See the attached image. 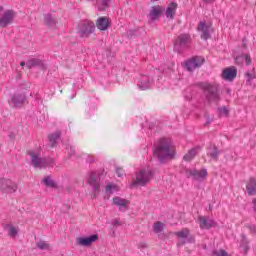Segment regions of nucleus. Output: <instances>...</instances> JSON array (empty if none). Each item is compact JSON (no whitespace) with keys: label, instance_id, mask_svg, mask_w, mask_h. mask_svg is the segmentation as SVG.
<instances>
[{"label":"nucleus","instance_id":"cd10ccee","mask_svg":"<svg viewBox=\"0 0 256 256\" xmlns=\"http://www.w3.org/2000/svg\"><path fill=\"white\" fill-rule=\"evenodd\" d=\"M41 65H43V61H41L40 59H35V58L29 60V61L26 63V67H27L28 69H33V67H39V66H41Z\"/></svg>","mask_w":256,"mask_h":256},{"label":"nucleus","instance_id":"49530a36","mask_svg":"<svg viewBox=\"0 0 256 256\" xmlns=\"http://www.w3.org/2000/svg\"><path fill=\"white\" fill-rule=\"evenodd\" d=\"M195 241L193 238H188V243H193Z\"/></svg>","mask_w":256,"mask_h":256},{"label":"nucleus","instance_id":"412c9836","mask_svg":"<svg viewBox=\"0 0 256 256\" xmlns=\"http://www.w3.org/2000/svg\"><path fill=\"white\" fill-rule=\"evenodd\" d=\"M4 231L8 233V237L15 239V237L19 235V226H15L13 224H5Z\"/></svg>","mask_w":256,"mask_h":256},{"label":"nucleus","instance_id":"79ce46f5","mask_svg":"<svg viewBox=\"0 0 256 256\" xmlns=\"http://www.w3.org/2000/svg\"><path fill=\"white\" fill-rule=\"evenodd\" d=\"M73 155H75V148L70 146V157H73Z\"/></svg>","mask_w":256,"mask_h":256},{"label":"nucleus","instance_id":"37998d69","mask_svg":"<svg viewBox=\"0 0 256 256\" xmlns=\"http://www.w3.org/2000/svg\"><path fill=\"white\" fill-rule=\"evenodd\" d=\"M95 161V158L93 156H88L87 162L88 163H93Z\"/></svg>","mask_w":256,"mask_h":256},{"label":"nucleus","instance_id":"9d476101","mask_svg":"<svg viewBox=\"0 0 256 256\" xmlns=\"http://www.w3.org/2000/svg\"><path fill=\"white\" fill-rule=\"evenodd\" d=\"M9 105L14 109H21L27 103V96L25 94L16 93L9 100Z\"/></svg>","mask_w":256,"mask_h":256},{"label":"nucleus","instance_id":"603ef678","mask_svg":"<svg viewBox=\"0 0 256 256\" xmlns=\"http://www.w3.org/2000/svg\"><path fill=\"white\" fill-rule=\"evenodd\" d=\"M227 93H231V91H230V90H228V91H227Z\"/></svg>","mask_w":256,"mask_h":256},{"label":"nucleus","instance_id":"58836bf2","mask_svg":"<svg viewBox=\"0 0 256 256\" xmlns=\"http://www.w3.org/2000/svg\"><path fill=\"white\" fill-rule=\"evenodd\" d=\"M112 225L113 227H121V221H119V219H114L112 220Z\"/></svg>","mask_w":256,"mask_h":256},{"label":"nucleus","instance_id":"f704fd0d","mask_svg":"<svg viewBox=\"0 0 256 256\" xmlns=\"http://www.w3.org/2000/svg\"><path fill=\"white\" fill-rule=\"evenodd\" d=\"M154 233H163V230L165 229V223L161 221H157L153 225Z\"/></svg>","mask_w":256,"mask_h":256},{"label":"nucleus","instance_id":"0eeeda50","mask_svg":"<svg viewBox=\"0 0 256 256\" xmlns=\"http://www.w3.org/2000/svg\"><path fill=\"white\" fill-rule=\"evenodd\" d=\"M17 13L12 9L4 10L3 6H0V27L5 28L11 25L15 21Z\"/></svg>","mask_w":256,"mask_h":256},{"label":"nucleus","instance_id":"1a4fd4ad","mask_svg":"<svg viewBox=\"0 0 256 256\" xmlns=\"http://www.w3.org/2000/svg\"><path fill=\"white\" fill-rule=\"evenodd\" d=\"M205 63V58H203L202 56H195L192 57L190 60H187L184 63V67L185 69H187V71H195V69H199V67H201V65H203Z\"/></svg>","mask_w":256,"mask_h":256},{"label":"nucleus","instance_id":"a19ab883","mask_svg":"<svg viewBox=\"0 0 256 256\" xmlns=\"http://www.w3.org/2000/svg\"><path fill=\"white\" fill-rule=\"evenodd\" d=\"M248 229L250 230L251 233H254L256 235V226L251 224L248 226Z\"/></svg>","mask_w":256,"mask_h":256},{"label":"nucleus","instance_id":"4468645a","mask_svg":"<svg viewBox=\"0 0 256 256\" xmlns=\"http://www.w3.org/2000/svg\"><path fill=\"white\" fill-rule=\"evenodd\" d=\"M0 189L4 191V193H15V191H17V184L10 179H1Z\"/></svg>","mask_w":256,"mask_h":256},{"label":"nucleus","instance_id":"a18cd8bd","mask_svg":"<svg viewBox=\"0 0 256 256\" xmlns=\"http://www.w3.org/2000/svg\"><path fill=\"white\" fill-rule=\"evenodd\" d=\"M215 0H204V3H214Z\"/></svg>","mask_w":256,"mask_h":256},{"label":"nucleus","instance_id":"a878e982","mask_svg":"<svg viewBox=\"0 0 256 256\" xmlns=\"http://www.w3.org/2000/svg\"><path fill=\"white\" fill-rule=\"evenodd\" d=\"M201 151V148L199 146H196L192 148L185 156H184V161H193L195 159V156L197 153Z\"/></svg>","mask_w":256,"mask_h":256},{"label":"nucleus","instance_id":"c9c22d12","mask_svg":"<svg viewBox=\"0 0 256 256\" xmlns=\"http://www.w3.org/2000/svg\"><path fill=\"white\" fill-rule=\"evenodd\" d=\"M240 247L243 248L244 253H247V251H249V240H247V236H245L244 234H242Z\"/></svg>","mask_w":256,"mask_h":256},{"label":"nucleus","instance_id":"7c9ffc66","mask_svg":"<svg viewBox=\"0 0 256 256\" xmlns=\"http://www.w3.org/2000/svg\"><path fill=\"white\" fill-rule=\"evenodd\" d=\"M189 233H190L189 229L184 228L181 231L174 232V235H176V237H178L179 239H188Z\"/></svg>","mask_w":256,"mask_h":256},{"label":"nucleus","instance_id":"393cba45","mask_svg":"<svg viewBox=\"0 0 256 256\" xmlns=\"http://www.w3.org/2000/svg\"><path fill=\"white\" fill-rule=\"evenodd\" d=\"M247 193L248 195H256V179L255 178H250L248 180V183L246 185Z\"/></svg>","mask_w":256,"mask_h":256},{"label":"nucleus","instance_id":"5701e85b","mask_svg":"<svg viewBox=\"0 0 256 256\" xmlns=\"http://www.w3.org/2000/svg\"><path fill=\"white\" fill-rule=\"evenodd\" d=\"M176 13H177V3L172 2L166 9L167 19H175Z\"/></svg>","mask_w":256,"mask_h":256},{"label":"nucleus","instance_id":"b1692460","mask_svg":"<svg viewBox=\"0 0 256 256\" xmlns=\"http://www.w3.org/2000/svg\"><path fill=\"white\" fill-rule=\"evenodd\" d=\"M44 23L47 25V27H50V29H54V27L57 26V19L51 14H45Z\"/></svg>","mask_w":256,"mask_h":256},{"label":"nucleus","instance_id":"8fccbe9b","mask_svg":"<svg viewBox=\"0 0 256 256\" xmlns=\"http://www.w3.org/2000/svg\"><path fill=\"white\" fill-rule=\"evenodd\" d=\"M142 247H147V245L145 243L142 244Z\"/></svg>","mask_w":256,"mask_h":256},{"label":"nucleus","instance_id":"f3484780","mask_svg":"<svg viewBox=\"0 0 256 256\" xmlns=\"http://www.w3.org/2000/svg\"><path fill=\"white\" fill-rule=\"evenodd\" d=\"M235 77H237V68L235 67L226 68L222 72V78L225 81H233Z\"/></svg>","mask_w":256,"mask_h":256},{"label":"nucleus","instance_id":"4c0bfd02","mask_svg":"<svg viewBox=\"0 0 256 256\" xmlns=\"http://www.w3.org/2000/svg\"><path fill=\"white\" fill-rule=\"evenodd\" d=\"M116 174L118 175V177H123V175H125V170H123L122 168H116Z\"/></svg>","mask_w":256,"mask_h":256},{"label":"nucleus","instance_id":"f257e3e1","mask_svg":"<svg viewBox=\"0 0 256 256\" xmlns=\"http://www.w3.org/2000/svg\"><path fill=\"white\" fill-rule=\"evenodd\" d=\"M153 153L158 157L160 163H165L167 159L175 157V146L169 138H161L154 146Z\"/></svg>","mask_w":256,"mask_h":256},{"label":"nucleus","instance_id":"f03ea898","mask_svg":"<svg viewBox=\"0 0 256 256\" xmlns=\"http://www.w3.org/2000/svg\"><path fill=\"white\" fill-rule=\"evenodd\" d=\"M30 156V165L34 169H46V167H53L55 160L52 158H43L41 156V150H31L28 152Z\"/></svg>","mask_w":256,"mask_h":256},{"label":"nucleus","instance_id":"473e14b6","mask_svg":"<svg viewBox=\"0 0 256 256\" xmlns=\"http://www.w3.org/2000/svg\"><path fill=\"white\" fill-rule=\"evenodd\" d=\"M43 183L44 185H46V187H51L52 189H55V187H57V183L54 182L53 178H51V176H46L43 179Z\"/></svg>","mask_w":256,"mask_h":256},{"label":"nucleus","instance_id":"a211bd4d","mask_svg":"<svg viewBox=\"0 0 256 256\" xmlns=\"http://www.w3.org/2000/svg\"><path fill=\"white\" fill-rule=\"evenodd\" d=\"M197 29L202 33L201 39L204 41H207V39L211 37V34L209 33V31H211V27H209L205 22H200Z\"/></svg>","mask_w":256,"mask_h":256},{"label":"nucleus","instance_id":"c756f323","mask_svg":"<svg viewBox=\"0 0 256 256\" xmlns=\"http://www.w3.org/2000/svg\"><path fill=\"white\" fill-rule=\"evenodd\" d=\"M119 191V186L117 184L109 183L106 185V193L108 195H113V193H117Z\"/></svg>","mask_w":256,"mask_h":256},{"label":"nucleus","instance_id":"e433bc0d","mask_svg":"<svg viewBox=\"0 0 256 256\" xmlns=\"http://www.w3.org/2000/svg\"><path fill=\"white\" fill-rule=\"evenodd\" d=\"M218 111L222 117H229V109L227 107L219 108Z\"/></svg>","mask_w":256,"mask_h":256},{"label":"nucleus","instance_id":"de8ad7c7","mask_svg":"<svg viewBox=\"0 0 256 256\" xmlns=\"http://www.w3.org/2000/svg\"><path fill=\"white\" fill-rule=\"evenodd\" d=\"M20 65H21V67H25V62L22 61V62L20 63Z\"/></svg>","mask_w":256,"mask_h":256},{"label":"nucleus","instance_id":"9b49d317","mask_svg":"<svg viewBox=\"0 0 256 256\" xmlns=\"http://www.w3.org/2000/svg\"><path fill=\"white\" fill-rule=\"evenodd\" d=\"M185 174H186V177H188V179H191L192 177L196 181H204V179L207 178V170L205 169L203 170L186 169Z\"/></svg>","mask_w":256,"mask_h":256},{"label":"nucleus","instance_id":"6e6552de","mask_svg":"<svg viewBox=\"0 0 256 256\" xmlns=\"http://www.w3.org/2000/svg\"><path fill=\"white\" fill-rule=\"evenodd\" d=\"M78 33L80 37H89L95 33V23L90 20H84L78 25Z\"/></svg>","mask_w":256,"mask_h":256},{"label":"nucleus","instance_id":"ddd939ff","mask_svg":"<svg viewBox=\"0 0 256 256\" xmlns=\"http://www.w3.org/2000/svg\"><path fill=\"white\" fill-rule=\"evenodd\" d=\"M96 241H99L98 234H93L88 237H79L76 239V243L80 247H91V245H93V243H96Z\"/></svg>","mask_w":256,"mask_h":256},{"label":"nucleus","instance_id":"c85d7f7f","mask_svg":"<svg viewBox=\"0 0 256 256\" xmlns=\"http://www.w3.org/2000/svg\"><path fill=\"white\" fill-rule=\"evenodd\" d=\"M58 139H61V132H55L49 135V141L52 147H56Z\"/></svg>","mask_w":256,"mask_h":256},{"label":"nucleus","instance_id":"39448f33","mask_svg":"<svg viewBox=\"0 0 256 256\" xmlns=\"http://www.w3.org/2000/svg\"><path fill=\"white\" fill-rule=\"evenodd\" d=\"M151 179H153V171L150 168L141 169L138 174H136V181L132 182V187H135V185L145 187Z\"/></svg>","mask_w":256,"mask_h":256},{"label":"nucleus","instance_id":"423d86ee","mask_svg":"<svg viewBox=\"0 0 256 256\" xmlns=\"http://www.w3.org/2000/svg\"><path fill=\"white\" fill-rule=\"evenodd\" d=\"M87 183L92 187L94 192L92 194V199H97V196L101 191V178L99 177V174H97V172H90L87 178Z\"/></svg>","mask_w":256,"mask_h":256},{"label":"nucleus","instance_id":"2f4dec72","mask_svg":"<svg viewBox=\"0 0 256 256\" xmlns=\"http://www.w3.org/2000/svg\"><path fill=\"white\" fill-rule=\"evenodd\" d=\"M246 61V65H251V56L249 54L241 55L236 57V63Z\"/></svg>","mask_w":256,"mask_h":256},{"label":"nucleus","instance_id":"f8f14e48","mask_svg":"<svg viewBox=\"0 0 256 256\" xmlns=\"http://www.w3.org/2000/svg\"><path fill=\"white\" fill-rule=\"evenodd\" d=\"M112 204L118 208V211H120L121 213H125V211L129 209V205L131 204V202L125 198L115 196L112 199Z\"/></svg>","mask_w":256,"mask_h":256},{"label":"nucleus","instance_id":"6ab92c4d","mask_svg":"<svg viewBox=\"0 0 256 256\" xmlns=\"http://www.w3.org/2000/svg\"><path fill=\"white\" fill-rule=\"evenodd\" d=\"M96 26L100 31H107L111 26V21L107 17H100L97 19Z\"/></svg>","mask_w":256,"mask_h":256},{"label":"nucleus","instance_id":"72a5a7b5","mask_svg":"<svg viewBox=\"0 0 256 256\" xmlns=\"http://www.w3.org/2000/svg\"><path fill=\"white\" fill-rule=\"evenodd\" d=\"M36 247L40 249V251H49L51 249V246L46 241H39L36 243Z\"/></svg>","mask_w":256,"mask_h":256},{"label":"nucleus","instance_id":"3c124183","mask_svg":"<svg viewBox=\"0 0 256 256\" xmlns=\"http://www.w3.org/2000/svg\"><path fill=\"white\" fill-rule=\"evenodd\" d=\"M182 245H185V241L182 242Z\"/></svg>","mask_w":256,"mask_h":256},{"label":"nucleus","instance_id":"09e8293b","mask_svg":"<svg viewBox=\"0 0 256 256\" xmlns=\"http://www.w3.org/2000/svg\"><path fill=\"white\" fill-rule=\"evenodd\" d=\"M158 71H162V72H165V69L163 68H159Z\"/></svg>","mask_w":256,"mask_h":256},{"label":"nucleus","instance_id":"2eb2a0df","mask_svg":"<svg viewBox=\"0 0 256 256\" xmlns=\"http://www.w3.org/2000/svg\"><path fill=\"white\" fill-rule=\"evenodd\" d=\"M198 223H199L200 229H211L212 227L217 226V222H215V220L206 216H199Z\"/></svg>","mask_w":256,"mask_h":256},{"label":"nucleus","instance_id":"c03bdc74","mask_svg":"<svg viewBox=\"0 0 256 256\" xmlns=\"http://www.w3.org/2000/svg\"><path fill=\"white\" fill-rule=\"evenodd\" d=\"M253 209L256 213V198L252 199Z\"/></svg>","mask_w":256,"mask_h":256},{"label":"nucleus","instance_id":"aec40b11","mask_svg":"<svg viewBox=\"0 0 256 256\" xmlns=\"http://www.w3.org/2000/svg\"><path fill=\"white\" fill-rule=\"evenodd\" d=\"M163 14V8L161 6H153L149 13V20L150 21H157L159 17Z\"/></svg>","mask_w":256,"mask_h":256},{"label":"nucleus","instance_id":"ea45409f","mask_svg":"<svg viewBox=\"0 0 256 256\" xmlns=\"http://www.w3.org/2000/svg\"><path fill=\"white\" fill-rule=\"evenodd\" d=\"M246 77L249 82L253 81L255 79V75L251 74L250 72H246Z\"/></svg>","mask_w":256,"mask_h":256},{"label":"nucleus","instance_id":"864d4df0","mask_svg":"<svg viewBox=\"0 0 256 256\" xmlns=\"http://www.w3.org/2000/svg\"><path fill=\"white\" fill-rule=\"evenodd\" d=\"M151 1H158V0H151Z\"/></svg>","mask_w":256,"mask_h":256},{"label":"nucleus","instance_id":"dca6fc26","mask_svg":"<svg viewBox=\"0 0 256 256\" xmlns=\"http://www.w3.org/2000/svg\"><path fill=\"white\" fill-rule=\"evenodd\" d=\"M137 85L139 89H141V91H146V89H151V87L153 86V78L147 75H142L140 76V79Z\"/></svg>","mask_w":256,"mask_h":256},{"label":"nucleus","instance_id":"4be33fe9","mask_svg":"<svg viewBox=\"0 0 256 256\" xmlns=\"http://www.w3.org/2000/svg\"><path fill=\"white\" fill-rule=\"evenodd\" d=\"M207 156L211 161H219V149L215 145H210L207 148Z\"/></svg>","mask_w":256,"mask_h":256},{"label":"nucleus","instance_id":"7ed1b4c3","mask_svg":"<svg viewBox=\"0 0 256 256\" xmlns=\"http://www.w3.org/2000/svg\"><path fill=\"white\" fill-rule=\"evenodd\" d=\"M201 88L204 90L208 102L219 103V101H221L219 86L217 84H209L204 82L201 84Z\"/></svg>","mask_w":256,"mask_h":256},{"label":"nucleus","instance_id":"bb28decb","mask_svg":"<svg viewBox=\"0 0 256 256\" xmlns=\"http://www.w3.org/2000/svg\"><path fill=\"white\" fill-rule=\"evenodd\" d=\"M109 3H111V0H97L96 5L99 11H105L106 9H109Z\"/></svg>","mask_w":256,"mask_h":256},{"label":"nucleus","instance_id":"20e7f679","mask_svg":"<svg viewBox=\"0 0 256 256\" xmlns=\"http://www.w3.org/2000/svg\"><path fill=\"white\" fill-rule=\"evenodd\" d=\"M192 43H193V40L191 39L190 34L188 33L180 34L174 43V51H176V53H183L185 49H189V47H191Z\"/></svg>","mask_w":256,"mask_h":256}]
</instances>
